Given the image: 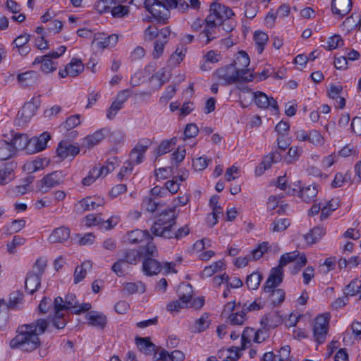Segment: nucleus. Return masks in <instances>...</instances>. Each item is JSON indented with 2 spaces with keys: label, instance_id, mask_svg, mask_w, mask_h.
<instances>
[{
  "label": "nucleus",
  "instance_id": "obj_28",
  "mask_svg": "<svg viewBox=\"0 0 361 361\" xmlns=\"http://www.w3.org/2000/svg\"><path fill=\"white\" fill-rule=\"evenodd\" d=\"M88 324L91 326L103 329L106 324V316L100 312L92 311L85 315Z\"/></svg>",
  "mask_w": 361,
  "mask_h": 361
},
{
  "label": "nucleus",
  "instance_id": "obj_54",
  "mask_svg": "<svg viewBox=\"0 0 361 361\" xmlns=\"http://www.w3.org/2000/svg\"><path fill=\"white\" fill-rule=\"evenodd\" d=\"M246 312L242 309L240 312L229 314L228 319L232 325H242L245 320Z\"/></svg>",
  "mask_w": 361,
  "mask_h": 361
},
{
  "label": "nucleus",
  "instance_id": "obj_62",
  "mask_svg": "<svg viewBox=\"0 0 361 361\" xmlns=\"http://www.w3.org/2000/svg\"><path fill=\"white\" fill-rule=\"evenodd\" d=\"M133 166L131 164V162L126 161L121 168L118 173V178L121 180L129 178V176L133 173Z\"/></svg>",
  "mask_w": 361,
  "mask_h": 361
},
{
  "label": "nucleus",
  "instance_id": "obj_13",
  "mask_svg": "<svg viewBox=\"0 0 361 361\" xmlns=\"http://www.w3.org/2000/svg\"><path fill=\"white\" fill-rule=\"evenodd\" d=\"M208 16H213V20L220 24L224 20L234 16V13L230 8L216 2L211 4Z\"/></svg>",
  "mask_w": 361,
  "mask_h": 361
},
{
  "label": "nucleus",
  "instance_id": "obj_31",
  "mask_svg": "<svg viewBox=\"0 0 361 361\" xmlns=\"http://www.w3.org/2000/svg\"><path fill=\"white\" fill-rule=\"evenodd\" d=\"M56 152L60 157L66 158L70 155H77L80 152V149L68 144L67 142H61L58 145Z\"/></svg>",
  "mask_w": 361,
  "mask_h": 361
},
{
  "label": "nucleus",
  "instance_id": "obj_32",
  "mask_svg": "<svg viewBox=\"0 0 361 361\" xmlns=\"http://www.w3.org/2000/svg\"><path fill=\"white\" fill-rule=\"evenodd\" d=\"M40 284L41 276L39 274L31 272L27 275L25 286L26 290L30 294H33L37 291L40 286Z\"/></svg>",
  "mask_w": 361,
  "mask_h": 361
},
{
  "label": "nucleus",
  "instance_id": "obj_64",
  "mask_svg": "<svg viewBox=\"0 0 361 361\" xmlns=\"http://www.w3.org/2000/svg\"><path fill=\"white\" fill-rule=\"evenodd\" d=\"M290 353L289 345H285L281 348L279 354L275 355L274 361H286L288 360Z\"/></svg>",
  "mask_w": 361,
  "mask_h": 361
},
{
  "label": "nucleus",
  "instance_id": "obj_52",
  "mask_svg": "<svg viewBox=\"0 0 361 361\" xmlns=\"http://www.w3.org/2000/svg\"><path fill=\"white\" fill-rule=\"evenodd\" d=\"M23 293L20 291H15L10 294L9 301L7 305L8 309H16L23 301Z\"/></svg>",
  "mask_w": 361,
  "mask_h": 361
},
{
  "label": "nucleus",
  "instance_id": "obj_50",
  "mask_svg": "<svg viewBox=\"0 0 361 361\" xmlns=\"http://www.w3.org/2000/svg\"><path fill=\"white\" fill-rule=\"evenodd\" d=\"M301 153L302 149L300 148H299L298 146H293L289 149L287 156L284 159V161L288 164H293L299 159Z\"/></svg>",
  "mask_w": 361,
  "mask_h": 361
},
{
  "label": "nucleus",
  "instance_id": "obj_7",
  "mask_svg": "<svg viewBox=\"0 0 361 361\" xmlns=\"http://www.w3.org/2000/svg\"><path fill=\"white\" fill-rule=\"evenodd\" d=\"M119 161L117 157H113L108 159L104 165L99 164L94 165L89 171L88 175L82 180H95L104 179L106 176L114 171L118 166Z\"/></svg>",
  "mask_w": 361,
  "mask_h": 361
},
{
  "label": "nucleus",
  "instance_id": "obj_61",
  "mask_svg": "<svg viewBox=\"0 0 361 361\" xmlns=\"http://www.w3.org/2000/svg\"><path fill=\"white\" fill-rule=\"evenodd\" d=\"M112 4L113 0H100L95 4V8L99 13H104L111 10Z\"/></svg>",
  "mask_w": 361,
  "mask_h": 361
},
{
  "label": "nucleus",
  "instance_id": "obj_42",
  "mask_svg": "<svg viewBox=\"0 0 361 361\" xmlns=\"http://www.w3.org/2000/svg\"><path fill=\"white\" fill-rule=\"evenodd\" d=\"M339 207V202L337 199L329 200L326 204H322L320 219L324 220L328 218L331 213Z\"/></svg>",
  "mask_w": 361,
  "mask_h": 361
},
{
  "label": "nucleus",
  "instance_id": "obj_25",
  "mask_svg": "<svg viewBox=\"0 0 361 361\" xmlns=\"http://www.w3.org/2000/svg\"><path fill=\"white\" fill-rule=\"evenodd\" d=\"M70 229L65 226H61L55 228L49 237V240L51 243H62L70 237Z\"/></svg>",
  "mask_w": 361,
  "mask_h": 361
},
{
  "label": "nucleus",
  "instance_id": "obj_8",
  "mask_svg": "<svg viewBox=\"0 0 361 361\" xmlns=\"http://www.w3.org/2000/svg\"><path fill=\"white\" fill-rule=\"evenodd\" d=\"M178 291L179 299L167 305V310L171 312H178L180 309L189 307L192 286L190 284H183L179 288Z\"/></svg>",
  "mask_w": 361,
  "mask_h": 361
},
{
  "label": "nucleus",
  "instance_id": "obj_38",
  "mask_svg": "<svg viewBox=\"0 0 361 361\" xmlns=\"http://www.w3.org/2000/svg\"><path fill=\"white\" fill-rule=\"evenodd\" d=\"M92 268V262L85 261L80 266L76 267L74 272V283L77 284L80 282L87 274V271Z\"/></svg>",
  "mask_w": 361,
  "mask_h": 361
},
{
  "label": "nucleus",
  "instance_id": "obj_34",
  "mask_svg": "<svg viewBox=\"0 0 361 361\" xmlns=\"http://www.w3.org/2000/svg\"><path fill=\"white\" fill-rule=\"evenodd\" d=\"M325 233L323 227L317 226L304 235V239L307 245H312L319 240Z\"/></svg>",
  "mask_w": 361,
  "mask_h": 361
},
{
  "label": "nucleus",
  "instance_id": "obj_11",
  "mask_svg": "<svg viewBox=\"0 0 361 361\" xmlns=\"http://www.w3.org/2000/svg\"><path fill=\"white\" fill-rule=\"evenodd\" d=\"M205 26L204 30L200 33L198 37L200 41L204 44H209L214 39L217 38V30L221 24L213 20V16H207L204 20Z\"/></svg>",
  "mask_w": 361,
  "mask_h": 361
},
{
  "label": "nucleus",
  "instance_id": "obj_46",
  "mask_svg": "<svg viewBox=\"0 0 361 361\" xmlns=\"http://www.w3.org/2000/svg\"><path fill=\"white\" fill-rule=\"evenodd\" d=\"M16 168V165L9 163L6 164L4 166L3 168L0 169V180H12L16 178L14 169Z\"/></svg>",
  "mask_w": 361,
  "mask_h": 361
},
{
  "label": "nucleus",
  "instance_id": "obj_58",
  "mask_svg": "<svg viewBox=\"0 0 361 361\" xmlns=\"http://www.w3.org/2000/svg\"><path fill=\"white\" fill-rule=\"evenodd\" d=\"M80 116L79 114H75L68 117L66 121L62 123V126L67 130L74 128L75 127L80 125Z\"/></svg>",
  "mask_w": 361,
  "mask_h": 361
},
{
  "label": "nucleus",
  "instance_id": "obj_6",
  "mask_svg": "<svg viewBox=\"0 0 361 361\" xmlns=\"http://www.w3.org/2000/svg\"><path fill=\"white\" fill-rule=\"evenodd\" d=\"M248 70H243L237 68L233 64L218 68L216 75L218 79L223 80L224 85H231L239 82H249L254 79V74L250 73L247 75Z\"/></svg>",
  "mask_w": 361,
  "mask_h": 361
},
{
  "label": "nucleus",
  "instance_id": "obj_60",
  "mask_svg": "<svg viewBox=\"0 0 361 361\" xmlns=\"http://www.w3.org/2000/svg\"><path fill=\"white\" fill-rule=\"evenodd\" d=\"M120 219L118 215L112 216L106 221L102 219L101 229L108 231L114 228L119 223Z\"/></svg>",
  "mask_w": 361,
  "mask_h": 361
},
{
  "label": "nucleus",
  "instance_id": "obj_36",
  "mask_svg": "<svg viewBox=\"0 0 361 361\" xmlns=\"http://www.w3.org/2000/svg\"><path fill=\"white\" fill-rule=\"evenodd\" d=\"M16 154V152L11 144L4 140H0V160L4 161L11 158Z\"/></svg>",
  "mask_w": 361,
  "mask_h": 361
},
{
  "label": "nucleus",
  "instance_id": "obj_15",
  "mask_svg": "<svg viewBox=\"0 0 361 361\" xmlns=\"http://www.w3.org/2000/svg\"><path fill=\"white\" fill-rule=\"evenodd\" d=\"M252 99L256 105L261 109L271 107L274 111H279L277 102L273 97H269L265 93L257 91L252 93Z\"/></svg>",
  "mask_w": 361,
  "mask_h": 361
},
{
  "label": "nucleus",
  "instance_id": "obj_48",
  "mask_svg": "<svg viewBox=\"0 0 361 361\" xmlns=\"http://www.w3.org/2000/svg\"><path fill=\"white\" fill-rule=\"evenodd\" d=\"M250 62V57L244 51H240L233 64L240 69L246 70L245 68L249 66Z\"/></svg>",
  "mask_w": 361,
  "mask_h": 361
},
{
  "label": "nucleus",
  "instance_id": "obj_40",
  "mask_svg": "<svg viewBox=\"0 0 361 361\" xmlns=\"http://www.w3.org/2000/svg\"><path fill=\"white\" fill-rule=\"evenodd\" d=\"M146 287L144 283L140 281L136 282H128L124 284V290L128 295L135 293L142 294L145 292Z\"/></svg>",
  "mask_w": 361,
  "mask_h": 361
},
{
  "label": "nucleus",
  "instance_id": "obj_20",
  "mask_svg": "<svg viewBox=\"0 0 361 361\" xmlns=\"http://www.w3.org/2000/svg\"><path fill=\"white\" fill-rule=\"evenodd\" d=\"M50 138V135L47 132L42 133L38 137H33L30 138V147H28V154H35L44 150Z\"/></svg>",
  "mask_w": 361,
  "mask_h": 361
},
{
  "label": "nucleus",
  "instance_id": "obj_33",
  "mask_svg": "<svg viewBox=\"0 0 361 361\" xmlns=\"http://www.w3.org/2000/svg\"><path fill=\"white\" fill-rule=\"evenodd\" d=\"M39 75L36 71H30L18 75V80L23 87L32 86L37 83Z\"/></svg>",
  "mask_w": 361,
  "mask_h": 361
},
{
  "label": "nucleus",
  "instance_id": "obj_2",
  "mask_svg": "<svg viewBox=\"0 0 361 361\" xmlns=\"http://www.w3.org/2000/svg\"><path fill=\"white\" fill-rule=\"evenodd\" d=\"M89 302L80 303L74 293H69L66 295L65 300L61 297H56L54 300V326L60 329L66 325L63 311L71 310L75 314H80L91 309Z\"/></svg>",
  "mask_w": 361,
  "mask_h": 361
},
{
  "label": "nucleus",
  "instance_id": "obj_14",
  "mask_svg": "<svg viewBox=\"0 0 361 361\" xmlns=\"http://www.w3.org/2000/svg\"><path fill=\"white\" fill-rule=\"evenodd\" d=\"M292 262L295 263L298 269H300L305 265L307 258L304 254L300 255L297 250L288 252L281 257L279 265L277 267H280L283 271V267Z\"/></svg>",
  "mask_w": 361,
  "mask_h": 361
},
{
  "label": "nucleus",
  "instance_id": "obj_41",
  "mask_svg": "<svg viewBox=\"0 0 361 361\" xmlns=\"http://www.w3.org/2000/svg\"><path fill=\"white\" fill-rule=\"evenodd\" d=\"M358 23V16L355 13L347 17L341 24L340 27L346 33L350 32L353 30L357 28Z\"/></svg>",
  "mask_w": 361,
  "mask_h": 361
},
{
  "label": "nucleus",
  "instance_id": "obj_29",
  "mask_svg": "<svg viewBox=\"0 0 361 361\" xmlns=\"http://www.w3.org/2000/svg\"><path fill=\"white\" fill-rule=\"evenodd\" d=\"M161 269L160 263L154 259L148 257L142 262V270L147 276L158 274Z\"/></svg>",
  "mask_w": 361,
  "mask_h": 361
},
{
  "label": "nucleus",
  "instance_id": "obj_3",
  "mask_svg": "<svg viewBox=\"0 0 361 361\" xmlns=\"http://www.w3.org/2000/svg\"><path fill=\"white\" fill-rule=\"evenodd\" d=\"M274 183L276 188L283 190L287 195L298 196L306 202L314 201L318 193L317 186L315 183L310 184H301L302 182Z\"/></svg>",
  "mask_w": 361,
  "mask_h": 361
},
{
  "label": "nucleus",
  "instance_id": "obj_5",
  "mask_svg": "<svg viewBox=\"0 0 361 361\" xmlns=\"http://www.w3.org/2000/svg\"><path fill=\"white\" fill-rule=\"evenodd\" d=\"M283 281V271L280 267H275L266 281L264 291L268 294V298L274 305L282 302L285 298V292L283 290L277 288Z\"/></svg>",
  "mask_w": 361,
  "mask_h": 361
},
{
  "label": "nucleus",
  "instance_id": "obj_55",
  "mask_svg": "<svg viewBox=\"0 0 361 361\" xmlns=\"http://www.w3.org/2000/svg\"><path fill=\"white\" fill-rule=\"evenodd\" d=\"M308 141L316 146L322 145L324 138L318 130H312L308 132Z\"/></svg>",
  "mask_w": 361,
  "mask_h": 361
},
{
  "label": "nucleus",
  "instance_id": "obj_21",
  "mask_svg": "<svg viewBox=\"0 0 361 361\" xmlns=\"http://www.w3.org/2000/svg\"><path fill=\"white\" fill-rule=\"evenodd\" d=\"M282 159L281 154L278 152H274L265 156L262 161L256 167L255 173L257 176H261L265 170L269 169L273 163H277Z\"/></svg>",
  "mask_w": 361,
  "mask_h": 361
},
{
  "label": "nucleus",
  "instance_id": "obj_63",
  "mask_svg": "<svg viewBox=\"0 0 361 361\" xmlns=\"http://www.w3.org/2000/svg\"><path fill=\"white\" fill-rule=\"evenodd\" d=\"M226 180H232L240 178V169L239 167L232 166L228 168L225 173Z\"/></svg>",
  "mask_w": 361,
  "mask_h": 361
},
{
  "label": "nucleus",
  "instance_id": "obj_9",
  "mask_svg": "<svg viewBox=\"0 0 361 361\" xmlns=\"http://www.w3.org/2000/svg\"><path fill=\"white\" fill-rule=\"evenodd\" d=\"M329 316L319 314L314 320L313 336L314 341L320 344L324 342L329 330Z\"/></svg>",
  "mask_w": 361,
  "mask_h": 361
},
{
  "label": "nucleus",
  "instance_id": "obj_27",
  "mask_svg": "<svg viewBox=\"0 0 361 361\" xmlns=\"http://www.w3.org/2000/svg\"><path fill=\"white\" fill-rule=\"evenodd\" d=\"M16 152L17 150L25 149L28 153V147H30V139L25 134H16L10 142Z\"/></svg>",
  "mask_w": 361,
  "mask_h": 361
},
{
  "label": "nucleus",
  "instance_id": "obj_57",
  "mask_svg": "<svg viewBox=\"0 0 361 361\" xmlns=\"http://www.w3.org/2000/svg\"><path fill=\"white\" fill-rule=\"evenodd\" d=\"M264 305V303L262 301L261 299H257L252 302L248 303L246 302L243 305V310L245 312H255L259 310Z\"/></svg>",
  "mask_w": 361,
  "mask_h": 361
},
{
  "label": "nucleus",
  "instance_id": "obj_53",
  "mask_svg": "<svg viewBox=\"0 0 361 361\" xmlns=\"http://www.w3.org/2000/svg\"><path fill=\"white\" fill-rule=\"evenodd\" d=\"M176 144V139L172 138L170 140H163L157 149V156L166 154L171 150V145Z\"/></svg>",
  "mask_w": 361,
  "mask_h": 361
},
{
  "label": "nucleus",
  "instance_id": "obj_24",
  "mask_svg": "<svg viewBox=\"0 0 361 361\" xmlns=\"http://www.w3.org/2000/svg\"><path fill=\"white\" fill-rule=\"evenodd\" d=\"M126 238L127 240L132 244H137L144 241L152 240V237L148 231L140 229H136L128 232Z\"/></svg>",
  "mask_w": 361,
  "mask_h": 361
},
{
  "label": "nucleus",
  "instance_id": "obj_47",
  "mask_svg": "<svg viewBox=\"0 0 361 361\" xmlns=\"http://www.w3.org/2000/svg\"><path fill=\"white\" fill-rule=\"evenodd\" d=\"M262 280V275L258 271H254L247 276L246 284L249 289L257 290Z\"/></svg>",
  "mask_w": 361,
  "mask_h": 361
},
{
  "label": "nucleus",
  "instance_id": "obj_4",
  "mask_svg": "<svg viewBox=\"0 0 361 361\" xmlns=\"http://www.w3.org/2000/svg\"><path fill=\"white\" fill-rule=\"evenodd\" d=\"M176 207H169L161 212L151 228L152 233L157 236L170 239L172 228L176 224Z\"/></svg>",
  "mask_w": 361,
  "mask_h": 361
},
{
  "label": "nucleus",
  "instance_id": "obj_43",
  "mask_svg": "<svg viewBox=\"0 0 361 361\" xmlns=\"http://www.w3.org/2000/svg\"><path fill=\"white\" fill-rule=\"evenodd\" d=\"M161 206H163V204L160 202H157L152 197L144 198L141 204L142 209L149 213H154Z\"/></svg>",
  "mask_w": 361,
  "mask_h": 361
},
{
  "label": "nucleus",
  "instance_id": "obj_26",
  "mask_svg": "<svg viewBox=\"0 0 361 361\" xmlns=\"http://www.w3.org/2000/svg\"><path fill=\"white\" fill-rule=\"evenodd\" d=\"M281 323V318L277 312H271L262 317L261 325L266 329H274Z\"/></svg>",
  "mask_w": 361,
  "mask_h": 361
},
{
  "label": "nucleus",
  "instance_id": "obj_17",
  "mask_svg": "<svg viewBox=\"0 0 361 361\" xmlns=\"http://www.w3.org/2000/svg\"><path fill=\"white\" fill-rule=\"evenodd\" d=\"M353 6L352 0H332L331 11L338 19H341L348 14Z\"/></svg>",
  "mask_w": 361,
  "mask_h": 361
},
{
  "label": "nucleus",
  "instance_id": "obj_30",
  "mask_svg": "<svg viewBox=\"0 0 361 361\" xmlns=\"http://www.w3.org/2000/svg\"><path fill=\"white\" fill-rule=\"evenodd\" d=\"M39 63H41V71L46 74L54 72L57 68V63L47 58V56H41L36 57L32 64Z\"/></svg>",
  "mask_w": 361,
  "mask_h": 361
},
{
  "label": "nucleus",
  "instance_id": "obj_39",
  "mask_svg": "<svg viewBox=\"0 0 361 361\" xmlns=\"http://www.w3.org/2000/svg\"><path fill=\"white\" fill-rule=\"evenodd\" d=\"M118 40V36L113 34L109 36H104L100 39L97 38L95 40V43L97 47L104 49L114 47L117 44Z\"/></svg>",
  "mask_w": 361,
  "mask_h": 361
},
{
  "label": "nucleus",
  "instance_id": "obj_16",
  "mask_svg": "<svg viewBox=\"0 0 361 361\" xmlns=\"http://www.w3.org/2000/svg\"><path fill=\"white\" fill-rule=\"evenodd\" d=\"M160 34V37L154 42V49L152 51L154 59H159L163 54L164 46L168 43V37L171 35L169 27L161 29Z\"/></svg>",
  "mask_w": 361,
  "mask_h": 361
},
{
  "label": "nucleus",
  "instance_id": "obj_35",
  "mask_svg": "<svg viewBox=\"0 0 361 361\" xmlns=\"http://www.w3.org/2000/svg\"><path fill=\"white\" fill-rule=\"evenodd\" d=\"M136 344L139 350L146 355H151L156 350V345L150 342L149 338H137Z\"/></svg>",
  "mask_w": 361,
  "mask_h": 361
},
{
  "label": "nucleus",
  "instance_id": "obj_22",
  "mask_svg": "<svg viewBox=\"0 0 361 361\" xmlns=\"http://www.w3.org/2000/svg\"><path fill=\"white\" fill-rule=\"evenodd\" d=\"M154 357L157 361H183L185 354L178 350H175L169 353L165 349H160L155 352Z\"/></svg>",
  "mask_w": 361,
  "mask_h": 361
},
{
  "label": "nucleus",
  "instance_id": "obj_44",
  "mask_svg": "<svg viewBox=\"0 0 361 361\" xmlns=\"http://www.w3.org/2000/svg\"><path fill=\"white\" fill-rule=\"evenodd\" d=\"M269 39L267 33L262 31H256L254 34V40L257 47L258 54H262L264 46L267 44Z\"/></svg>",
  "mask_w": 361,
  "mask_h": 361
},
{
  "label": "nucleus",
  "instance_id": "obj_10",
  "mask_svg": "<svg viewBox=\"0 0 361 361\" xmlns=\"http://www.w3.org/2000/svg\"><path fill=\"white\" fill-rule=\"evenodd\" d=\"M147 11L158 22L166 23L170 14L169 10L158 0H148Z\"/></svg>",
  "mask_w": 361,
  "mask_h": 361
},
{
  "label": "nucleus",
  "instance_id": "obj_1",
  "mask_svg": "<svg viewBox=\"0 0 361 361\" xmlns=\"http://www.w3.org/2000/svg\"><path fill=\"white\" fill-rule=\"evenodd\" d=\"M47 326V321L43 319L37 320L36 323L20 326L18 334L11 341V346L27 352L36 349L39 345L38 336L43 334Z\"/></svg>",
  "mask_w": 361,
  "mask_h": 361
},
{
  "label": "nucleus",
  "instance_id": "obj_37",
  "mask_svg": "<svg viewBox=\"0 0 361 361\" xmlns=\"http://www.w3.org/2000/svg\"><path fill=\"white\" fill-rule=\"evenodd\" d=\"M290 225L288 218H276L269 226V231L273 233L283 232Z\"/></svg>",
  "mask_w": 361,
  "mask_h": 361
},
{
  "label": "nucleus",
  "instance_id": "obj_51",
  "mask_svg": "<svg viewBox=\"0 0 361 361\" xmlns=\"http://www.w3.org/2000/svg\"><path fill=\"white\" fill-rule=\"evenodd\" d=\"M83 221L85 222V224L88 227L98 226L100 229L102 228V219L101 218L100 214H88L84 218Z\"/></svg>",
  "mask_w": 361,
  "mask_h": 361
},
{
  "label": "nucleus",
  "instance_id": "obj_45",
  "mask_svg": "<svg viewBox=\"0 0 361 361\" xmlns=\"http://www.w3.org/2000/svg\"><path fill=\"white\" fill-rule=\"evenodd\" d=\"M224 266L225 264L222 260L214 262L211 265L204 267L202 273V276L211 277L216 272L223 269Z\"/></svg>",
  "mask_w": 361,
  "mask_h": 361
},
{
  "label": "nucleus",
  "instance_id": "obj_56",
  "mask_svg": "<svg viewBox=\"0 0 361 361\" xmlns=\"http://www.w3.org/2000/svg\"><path fill=\"white\" fill-rule=\"evenodd\" d=\"M128 268L125 260L120 259L112 265L111 269L118 276H122Z\"/></svg>",
  "mask_w": 361,
  "mask_h": 361
},
{
  "label": "nucleus",
  "instance_id": "obj_23",
  "mask_svg": "<svg viewBox=\"0 0 361 361\" xmlns=\"http://www.w3.org/2000/svg\"><path fill=\"white\" fill-rule=\"evenodd\" d=\"M107 130L102 128L95 131L82 139V145L87 148H92L98 145L104 138Z\"/></svg>",
  "mask_w": 361,
  "mask_h": 361
},
{
  "label": "nucleus",
  "instance_id": "obj_59",
  "mask_svg": "<svg viewBox=\"0 0 361 361\" xmlns=\"http://www.w3.org/2000/svg\"><path fill=\"white\" fill-rule=\"evenodd\" d=\"M361 288V281L357 280L352 281L345 288V295H355Z\"/></svg>",
  "mask_w": 361,
  "mask_h": 361
},
{
  "label": "nucleus",
  "instance_id": "obj_19",
  "mask_svg": "<svg viewBox=\"0 0 361 361\" xmlns=\"http://www.w3.org/2000/svg\"><path fill=\"white\" fill-rule=\"evenodd\" d=\"M84 66L80 59H72L71 62L68 63L65 68L60 70L59 75L61 78H63L66 76L75 77L83 71Z\"/></svg>",
  "mask_w": 361,
  "mask_h": 361
},
{
  "label": "nucleus",
  "instance_id": "obj_18",
  "mask_svg": "<svg viewBox=\"0 0 361 361\" xmlns=\"http://www.w3.org/2000/svg\"><path fill=\"white\" fill-rule=\"evenodd\" d=\"M105 204L104 199L100 197L92 198L87 197L80 201L76 205L77 210L80 212L85 211L94 210L99 207H102Z\"/></svg>",
  "mask_w": 361,
  "mask_h": 361
},
{
  "label": "nucleus",
  "instance_id": "obj_49",
  "mask_svg": "<svg viewBox=\"0 0 361 361\" xmlns=\"http://www.w3.org/2000/svg\"><path fill=\"white\" fill-rule=\"evenodd\" d=\"M32 188L30 185V183H26L24 184H21L19 185H16L13 188H10L8 191L9 195L13 196L23 195L28 192L31 191Z\"/></svg>",
  "mask_w": 361,
  "mask_h": 361
},
{
  "label": "nucleus",
  "instance_id": "obj_12",
  "mask_svg": "<svg viewBox=\"0 0 361 361\" xmlns=\"http://www.w3.org/2000/svg\"><path fill=\"white\" fill-rule=\"evenodd\" d=\"M180 188L178 182H165L163 186L156 185L150 190L153 198L166 197L176 193Z\"/></svg>",
  "mask_w": 361,
  "mask_h": 361
}]
</instances>
